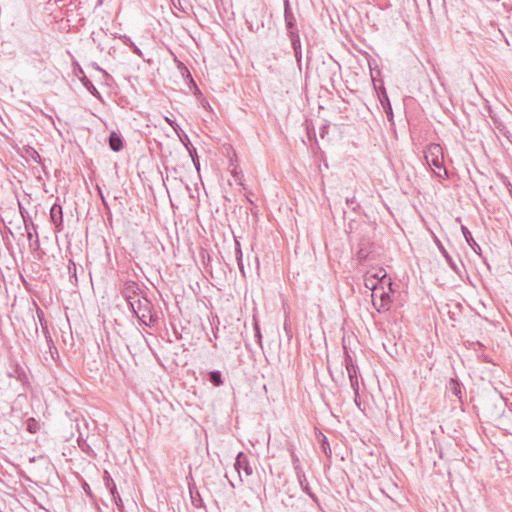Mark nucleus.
Listing matches in <instances>:
<instances>
[{"label": "nucleus", "mask_w": 512, "mask_h": 512, "mask_svg": "<svg viewBox=\"0 0 512 512\" xmlns=\"http://www.w3.org/2000/svg\"><path fill=\"white\" fill-rule=\"evenodd\" d=\"M109 147L114 152H119L123 148V140L120 134L112 131L109 135Z\"/></svg>", "instance_id": "obj_14"}, {"label": "nucleus", "mask_w": 512, "mask_h": 512, "mask_svg": "<svg viewBox=\"0 0 512 512\" xmlns=\"http://www.w3.org/2000/svg\"><path fill=\"white\" fill-rule=\"evenodd\" d=\"M377 94H378V99H379L388 119L391 120L393 118L392 106H391L387 91L383 85H381L379 87V89L377 90Z\"/></svg>", "instance_id": "obj_9"}, {"label": "nucleus", "mask_w": 512, "mask_h": 512, "mask_svg": "<svg viewBox=\"0 0 512 512\" xmlns=\"http://www.w3.org/2000/svg\"><path fill=\"white\" fill-rule=\"evenodd\" d=\"M40 429V424L39 422L33 418V417H30L26 420V430L32 434L38 432Z\"/></svg>", "instance_id": "obj_23"}, {"label": "nucleus", "mask_w": 512, "mask_h": 512, "mask_svg": "<svg viewBox=\"0 0 512 512\" xmlns=\"http://www.w3.org/2000/svg\"><path fill=\"white\" fill-rule=\"evenodd\" d=\"M321 448L323 450V452L325 453L326 456L330 457L331 456V449H330V446H329V442L327 440V438L325 436H323V440L321 442Z\"/></svg>", "instance_id": "obj_28"}, {"label": "nucleus", "mask_w": 512, "mask_h": 512, "mask_svg": "<svg viewBox=\"0 0 512 512\" xmlns=\"http://www.w3.org/2000/svg\"><path fill=\"white\" fill-rule=\"evenodd\" d=\"M499 130L509 140V142L512 143L510 132L506 130L505 127L499 128Z\"/></svg>", "instance_id": "obj_40"}, {"label": "nucleus", "mask_w": 512, "mask_h": 512, "mask_svg": "<svg viewBox=\"0 0 512 512\" xmlns=\"http://www.w3.org/2000/svg\"><path fill=\"white\" fill-rule=\"evenodd\" d=\"M438 248H439L441 254L443 255V257L445 258L446 262L448 263V265L451 267V269L453 271H455L456 273H458L459 269H458L457 264L455 263L453 258L450 256V254L447 252V250L443 247V245L440 242H438Z\"/></svg>", "instance_id": "obj_20"}, {"label": "nucleus", "mask_w": 512, "mask_h": 512, "mask_svg": "<svg viewBox=\"0 0 512 512\" xmlns=\"http://www.w3.org/2000/svg\"><path fill=\"white\" fill-rule=\"evenodd\" d=\"M29 153V156L37 163H40L41 161V157L39 155V153L34 149V148H30V151H28Z\"/></svg>", "instance_id": "obj_35"}, {"label": "nucleus", "mask_w": 512, "mask_h": 512, "mask_svg": "<svg viewBox=\"0 0 512 512\" xmlns=\"http://www.w3.org/2000/svg\"><path fill=\"white\" fill-rule=\"evenodd\" d=\"M448 388L454 396L461 400L462 384L457 379L451 378L448 384Z\"/></svg>", "instance_id": "obj_19"}, {"label": "nucleus", "mask_w": 512, "mask_h": 512, "mask_svg": "<svg viewBox=\"0 0 512 512\" xmlns=\"http://www.w3.org/2000/svg\"><path fill=\"white\" fill-rule=\"evenodd\" d=\"M235 258L239 267V270L243 276H245V270L243 265V254L241 250V245L238 240L235 239Z\"/></svg>", "instance_id": "obj_17"}, {"label": "nucleus", "mask_w": 512, "mask_h": 512, "mask_svg": "<svg viewBox=\"0 0 512 512\" xmlns=\"http://www.w3.org/2000/svg\"><path fill=\"white\" fill-rule=\"evenodd\" d=\"M235 470L238 472L239 477L241 478V471L245 473L246 476H250L253 473L252 466L249 463L248 457L244 452H239L236 456L234 463Z\"/></svg>", "instance_id": "obj_7"}, {"label": "nucleus", "mask_w": 512, "mask_h": 512, "mask_svg": "<svg viewBox=\"0 0 512 512\" xmlns=\"http://www.w3.org/2000/svg\"><path fill=\"white\" fill-rule=\"evenodd\" d=\"M346 202H347V204L350 206V205H352V204L355 202V198H354V197H352V198H347V199H346Z\"/></svg>", "instance_id": "obj_41"}, {"label": "nucleus", "mask_w": 512, "mask_h": 512, "mask_svg": "<svg viewBox=\"0 0 512 512\" xmlns=\"http://www.w3.org/2000/svg\"><path fill=\"white\" fill-rule=\"evenodd\" d=\"M287 3H290V1H289V0H283L284 8H286V4H287Z\"/></svg>", "instance_id": "obj_47"}, {"label": "nucleus", "mask_w": 512, "mask_h": 512, "mask_svg": "<svg viewBox=\"0 0 512 512\" xmlns=\"http://www.w3.org/2000/svg\"><path fill=\"white\" fill-rule=\"evenodd\" d=\"M284 22L287 35L299 33L296 17L292 11L290 3H287L286 8H284Z\"/></svg>", "instance_id": "obj_5"}, {"label": "nucleus", "mask_w": 512, "mask_h": 512, "mask_svg": "<svg viewBox=\"0 0 512 512\" xmlns=\"http://www.w3.org/2000/svg\"><path fill=\"white\" fill-rule=\"evenodd\" d=\"M501 181H502L503 185L506 187V189L508 190L510 196H512V184L509 181V179L506 176L502 175Z\"/></svg>", "instance_id": "obj_34"}, {"label": "nucleus", "mask_w": 512, "mask_h": 512, "mask_svg": "<svg viewBox=\"0 0 512 512\" xmlns=\"http://www.w3.org/2000/svg\"><path fill=\"white\" fill-rule=\"evenodd\" d=\"M351 388L353 389L355 398H359V382L358 377L349 378Z\"/></svg>", "instance_id": "obj_25"}, {"label": "nucleus", "mask_w": 512, "mask_h": 512, "mask_svg": "<svg viewBox=\"0 0 512 512\" xmlns=\"http://www.w3.org/2000/svg\"><path fill=\"white\" fill-rule=\"evenodd\" d=\"M165 119L168 122V124L174 129V131L178 132V129H180L179 125L175 121H173L167 117Z\"/></svg>", "instance_id": "obj_38"}, {"label": "nucleus", "mask_w": 512, "mask_h": 512, "mask_svg": "<svg viewBox=\"0 0 512 512\" xmlns=\"http://www.w3.org/2000/svg\"><path fill=\"white\" fill-rule=\"evenodd\" d=\"M181 65H182V69H183V71H184L182 74H183V75H185V74H186V75H187V77L190 79L191 83H192L194 86H196V84H195V82H194V80H193V78H192V76H191V74H190L189 70H188V69H187L183 64H181Z\"/></svg>", "instance_id": "obj_39"}, {"label": "nucleus", "mask_w": 512, "mask_h": 512, "mask_svg": "<svg viewBox=\"0 0 512 512\" xmlns=\"http://www.w3.org/2000/svg\"><path fill=\"white\" fill-rule=\"evenodd\" d=\"M103 482H104L106 489L109 491L115 505L118 507V509L120 511H122V509H123L122 499L118 493V490H117V487H116V484H115L113 478L111 477L110 473L107 470H105L103 473Z\"/></svg>", "instance_id": "obj_4"}, {"label": "nucleus", "mask_w": 512, "mask_h": 512, "mask_svg": "<svg viewBox=\"0 0 512 512\" xmlns=\"http://www.w3.org/2000/svg\"><path fill=\"white\" fill-rule=\"evenodd\" d=\"M37 317H38L42 332L44 334V337L46 339L47 345H50L51 347H53V340H52L51 334L48 329V323L45 319L44 312L39 308L37 309Z\"/></svg>", "instance_id": "obj_11"}, {"label": "nucleus", "mask_w": 512, "mask_h": 512, "mask_svg": "<svg viewBox=\"0 0 512 512\" xmlns=\"http://www.w3.org/2000/svg\"><path fill=\"white\" fill-rule=\"evenodd\" d=\"M461 231H462V234H463L467 244L473 249V251L476 254L481 255V248H480L479 244H477V242L473 239L472 234L469 231V229L466 226L462 225Z\"/></svg>", "instance_id": "obj_13"}, {"label": "nucleus", "mask_w": 512, "mask_h": 512, "mask_svg": "<svg viewBox=\"0 0 512 512\" xmlns=\"http://www.w3.org/2000/svg\"><path fill=\"white\" fill-rule=\"evenodd\" d=\"M85 486H86L87 488H84V491H86V493H87L89 496H91L92 494H91V490H90L89 486H88L87 484H85Z\"/></svg>", "instance_id": "obj_42"}, {"label": "nucleus", "mask_w": 512, "mask_h": 512, "mask_svg": "<svg viewBox=\"0 0 512 512\" xmlns=\"http://www.w3.org/2000/svg\"><path fill=\"white\" fill-rule=\"evenodd\" d=\"M298 482H299V485L301 487V489L307 494L309 495L312 499H316V496L315 494L311 491V488L309 486V482L306 478V475L305 473H302V476L301 478H297Z\"/></svg>", "instance_id": "obj_21"}, {"label": "nucleus", "mask_w": 512, "mask_h": 512, "mask_svg": "<svg viewBox=\"0 0 512 512\" xmlns=\"http://www.w3.org/2000/svg\"><path fill=\"white\" fill-rule=\"evenodd\" d=\"M291 462H292L296 477L301 478L302 473H304V471L302 469V466H301L298 456L294 452L291 453Z\"/></svg>", "instance_id": "obj_22"}, {"label": "nucleus", "mask_w": 512, "mask_h": 512, "mask_svg": "<svg viewBox=\"0 0 512 512\" xmlns=\"http://www.w3.org/2000/svg\"><path fill=\"white\" fill-rule=\"evenodd\" d=\"M82 82L84 84V86L91 92L94 94V92L98 93L97 92V89L94 87V85L92 84V82L90 80H88L86 77H84L82 79Z\"/></svg>", "instance_id": "obj_31"}, {"label": "nucleus", "mask_w": 512, "mask_h": 512, "mask_svg": "<svg viewBox=\"0 0 512 512\" xmlns=\"http://www.w3.org/2000/svg\"><path fill=\"white\" fill-rule=\"evenodd\" d=\"M191 493V500H192V503L195 507H202L203 506V501L200 497V494L198 492H196V495H193V492L190 491Z\"/></svg>", "instance_id": "obj_27"}, {"label": "nucleus", "mask_w": 512, "mask_h": 512, "mask_svg": "<svg viewBox=\"0 0 512 512\" xmlns=\"http://www.w3.org/2000/svg\"><path fill=\"white\" fill-rule=\"evenodd\" d=\"M358 399H359V398H355V397H354L355 404H356L358 407H360V402H359V400H358Z\"/></svg>", "instance_id": "obj_46"}, {"label": "nucleus", "mask_w": 512, "mask_h": 512, "mask_svg": "<svg viewBox=\"0 0 512 512\" xmlns=\"http://www.w3.org/2000/svg\"><path fill=\"white\" fill-rule=\"evenodd\" d=\"M494 408H500L501 413L498 416H501L504 413V406H506V402L502 396H500L495 402H493Z\"/></svg>", "instance_id": "obj_26"}, {"label": "nucleus", "mask_w": 512, "mask_h": 512, "mask_svg": "<svg viewBox=\"0 0 512 512\" xmlns=\"http://www.w3.org/2000/svg\"><path fill=\"white\" fill-rule=\"evenodd\" d=\"M133 314L138 318L139 322L145 326H152L158 321V316L153 312L152 303L146 298H137L134 304V309H131Z\"/></svg>", "instance_id": "obj_1"}, {"label": "nucleus", "mask_w": 512, "mask_h": 512, "mask_svg": "<svg viewBox=\"0 0 512 512\" xmlns=\"http://www.w3.org/2000/svg\"><path fill=\"white\" fill-rule=\"evenodd\" d=\"M325 66H326V63H325V62H323V63H322V67H321V68H318V73H319V74H320V72L322 71V69H323V68H325Z\"/></svg>", "instance_id": "obj_45"}, {"label": "nucleus", "mask_w": 512, "mask_h": 512, "mask_svg": "<svg viewBox=\"0 0 512 512\" xmlns=\"http://www.w3.org/2000/svg\"><path fill=\"white\" fill-rule=\"evenodd\" d=\"M48 346V349H49V353L52 357V359H56L59 357V353H58V350L56 348V346L53 344V347H51L50 345H47Z\"/></svg>", "instance_id": "obj_36"}, {"label": "nucleus", "mask_w": 512, "mask_h": 512, "mask_svg": "<svg viewBox=\"0 0 512 512\" xmlns=\"http://www.w3.org/2000/svg\"><path fill=\"white\" fill-rule=\"evenodd\" d=\"M371 278L376 279L380 285H392L391 279L387 278V273L383 268H380L375 274L371 275Z\"/></svg>", "instance_id": "obj_18"}, {"label": "nucleus", "mask_w": 512, "mask_h": 512, "mask_svg": "<svg viewBox=\"0 0 512 512\" xmlns=\"http://www.w3.org/2000/svg\"><path fill=\"white\" fill-rule=\"evenodd\" d=\"M365 285L367 288H370L372 290V293H376V291L378 290L379 283L378 282L374 283V282H372L371 278H367Z\"/></svg>", "instance_id": "obj_32"}, {"label": "nucleus", "mask_w": 512, "mask_h": 512, "mask_svg": "<svg viewBox=\"0 0 512 512\" xmlns=\"http://www.w3.org/2000/svg\"><path fill=\"white\" fill-rule=\"evenodd\" d=\"M68 272H69V275H70V278H75V282H77V276H76V272H77V267H76V264L70 260V263H69V266H68Z\"/></svg>", "instance_id": "obj_29"}, {"label": "nucleus", "mask_w": 512, "mask_h": 512, "mask_svg": "<svg viewBox=\"0 0 512 512\" xmlns=\"http://www.w3.org/2000/svg\"><path fill=\"white\" fill-rule=\"evenodd\" d=\"M376 296H377L376 293H372V304H373L374 308L379 313L388 311L390 309V305L392 302L389 293L382 291L379 296V299H377Z\"/></svg>", "instance_id": "obj_6"}, {"label": "nucleus", "mask_w": 512, "mask_h": 512, "mask_svg": "<svg viewBox=\"0 0 512 512\" xmlns=\"http://www.w3.org/2000/svg\"><path fill=\"white\" fill-rule=\"evenodd\" d=\"M102 201H103V204H104L105 208L107 210H109V206H108L107 202L105 201V199L103 197H102Z\"/></svg>", "instance_id": "obj_44"}, {"label": "nucleus", "mask_w": 512, "mask_h": 512, "mask_svg": "<svg viewBox=\"0 0 512 512\" xmlns=\"http://www.w3.org/2000/svg\"><path fill=\"white\" fill-rule=\"evenodd\" d=\"M208 381L215 387L223 385L222 373L219 370H213L208 373Z\"/></svg>", "instance_id": "obj_16"}, {"label": "nucleus", "mask_w": 512, "mask_h": 512, "mask_svg": "<svg viewBox=\"0 0 512 512\" xmlns=\"http://www.w3.org/2000/svg\"><path fill=\"white\" fill-rule=\"evenodd\" d=\"M185 139H186L187 143H185V142H183V143L185 144V146L188 149V152L190 154V157L192 159V162H193L195 168L197 169V171H199L200 170V162H199V157L197 155L196 148H194L193 146H191V147L188 146V145H191V143H190L187 135H185Z\"/></svg>", "instance_id": "obj_15"}, {"label": "nucleus", "mask_w": 512, "mask_h": 512, "mask_svg": "<svg viewBox=\"0 0 512 512\" xmlns=\"http://www.w3.org/2000/svg\"><path fill=\"white\" fill-rule=\"evenodd\" d=\"M125 44L132 49L133 53L142 56V51L129 38H126Z\"/></svg>", "instance_id": "obj_30"}, {"label": "nucleus", "mask_w": 512, "mask_h": 512, "mask_svg": "<svg viewBox=\"0 0 512 512\" xmlns=\"http://www.w3.org/2000/svg\"><path fill=\"white\" fill-rule=\"evenodd\" d=\"M346 370L349 378L357 377V365H350L349 367H346Z\"/></svg>", "instance_id": "obj_33"}, {"label": "nucleus", "mask_w": 512, "mask_h": 512, "mask_svg": "<svg viewBox=\"0 0 512 512\" xmlns=\"http://www.w3.org/2000/svg\"><path fill=\"white\" fill-rule=\"evenodd\" d=\"M141 292L139 284L133 280H127L123 283L121 294L124 299L127 301L130 309H134V304L136 303L137 296Z\"/></svg>", "instance_id": "obj_2"}, {"label": "nucleus", "mask_w": 512, "mask_h": 512, "mask_svg": "<svg viewBox=\"0 0 512 512\" xmlns=\"http://www.w3.org/2000/svg\"><path fill=\"white\" fill-rule=\"evenodd\" d=\"M427 163L437 169H443V156L442 148L439 144L429 145L428 151L425 154Z\"/></svg>", "instance_id": "obj_3"}, {"label": "nucleus", "mask_w": 512, "mask_h": 512, "mask_svg": "<svg viewBox=\"0 0 512 512\" xmlns=\"http://www.w3.org/2000/svg\"><path fill=\"white\" fill-rule=\"evenodd\" d=\"M344 362H345V367H349L350 365H354L352 357L349 355L348 352H345Z\"/></svg>", "instance_id": "obj_37"}, {"label": "nucleus", "mask_w": 512, "mask_h": 512, "mask_svg": "<svg viewBox=\"0 0 512 512\" xmlns=\"http://www.w3.org/2000/svg\"><path fill=\"white\" fill-rule=\"evenodd\" d=\"M85 486H86L87 488H84V491H86V493H87L89 496H91L92 494H91V490H90L89 486H88L87 484H85Z\"/></svg>", "instance_id": "obj_43"}, {"label": "nucleus", "mask_w": 512, "mask_h": 512, "mask_svg": "<svg viewBox=\"0 0 512 512\" xmlns=\"http://www.w3.org/2000/svg\"><path fill=\"white\" fill-rule=\"evenodd\" d=\"M254 337H255V340L257 342V344L259 345L260 348H263V344H262V333H261V330H260V326H259V323L254 320Z\"/></svg>", "instance_id": "obj_24"}, {"label": "nucleus", "mask_w": 512, "mask_h": 512, "mask_svg": "<svg viewBox=\"0 0 512 512\" xmlns=\"http://www.w3.org/2000/svg\"><path fill=\"white\" fill-rule=\"evenodd\" d=\"M287 36L291 42V47L294 51V56H295L296 62L298 64V66L300 67L301 62H302V48H301L300 35L298 33V34H291V35H287Z\"/></svg>", "instance_id": "obj_10"}, {"label": "nucleus", "mask_w": 512, "mask_h": 512, "mask_svg": "<svg viewBox=\"0 0 512 512\" xmlns=\"http://www.w3.org/2000/svg\"><path fill=\"white\" fill-rule=\"evenodd\" d=\"M8 376L11 378H15L17 381L23 384L26 383L28 380L24 368L21 367L19 364H14L10 367V370L8 371Z\"/></svg>", "instance_id": "obj_12"}, {"label": "nucleus", "mask_w": 512, "mask_h": 512, "mask_svg": "<svg viewBox=\"0 0 512 512\" xmlns=\"http://www.w3.org/2000/svg\"><path fill=\"white\" fill-rule=\"evenodd\" d=\"M50 220L55 226L56 232H60L63 229V210L60 204H53L50 209Z\"/></svg>", "instance_id": "obj_8"}]
</instances>
